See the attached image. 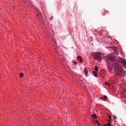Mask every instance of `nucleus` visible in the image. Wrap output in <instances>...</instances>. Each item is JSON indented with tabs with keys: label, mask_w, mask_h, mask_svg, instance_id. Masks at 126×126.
Returning <instances> with one entry per match:
<instances>
[{
	"label": "nucleus",
	"mask_w": 126,
	"mask_h": 126,
	"mask_svg": "<svg viewBox=\"0 0 126 126\" xmlns=\"http://www.w3.org/2000/svg\"><path fill=\"white\" fill-rule=\"evenodd\" d=\"M115 61H116V57L114 56H110L105 57V61L106 65L108 66V70L109 72H112L113 67L111 65H112V63L115 62Z\"/></svg>",
	"instance_id": "1"
},
{
	"label": "nucleus",
	"mask_w": 126,
	"mask_h": 126,
	"mask_svg": "<svg viewBox=\"0 0 126 126\" xmlns=\"http://www.w3.org/2000/svg\"><path fill=\"white\" fill-rule=\"evenodd\" d=\"M113 66L116 73L119 75H121L123 73V69L122 68V66L120 65V63L117 61H114L113 63Z\"/></svg>",
	"instance_id": "2"
},
{
	"label": "nucleus",
	"mask_w": 126,
	"mask_h": 126,
	"mask_svg": "<svg viewBox=\"0 0 126 126\" xmlns=\"http://www.w3.org/2000/svg\"><path fill=\"white\" fill-rule=\"evenodd\" d=\"M94 59H96V60H97L99 62H101V55L100 54L97 53L94 54Z\"/></svg>",
	"instance_id": "3"
},
{
	"label": "nucleus",
	"mask_w": 126,
	"mask_h": 126,
	"mask_svg": "<svg viewBox=\"0 0 126 126\" xmlns=\"http://www.w3.org/2000/svg\"><path fill=\"white\" fill-rule=\"evenodd\" d=\"M120 63H122V64H124L125 65H126V62L124 60L122 59V58H120L119 60Z\"/></svg>",
	"instance_id": "4"
},
{
	"label": "nucleus",
	"mask_w": 126,
	"mask_h": 126,
	"mask_svg": "<svg viewBox=\"0 0 126 126\" xmlns=\"http://www.w3.org/2000/svg\"><path fill=\"white\" fill-rule=\"evenodd\" d=\"M84 72H85V75L86 77L88 76V70H87V68H85L84 69Z\"/></svg>",
	"instance_id": "5"
},
{
	"label": "nucleus",
	"mask_w": 126,
	"mask_h": 126,
	"mask_svg": "<svg viewBox=\"0 0 126 126\" xmlns=\"http://www.w3.org/2000/svg\"><path fill=\"white\" fill-rule=\"evenodd\" d=\"M77 60L80 62V63H82V59L81 58V56H79L77 57Z\"/></svg>",
	"instance_id": "6"
},
{
	"label": "nucleus",
	"mask_w": 126,
	"mask_h": 126,
	"mask_svg": "<svg viewBox=\"0 0 126 126\" xmlns=\"http://www.w3.org/2000/svg\"><path fill=\"white\" fill-rule=\"evenodd\" d=\"M93 73L94 76H95V77H97L98 76L97 75V72H96L95 71H93Z\"/></svg>",
	"instance_id": "7"
},
{
	"label": "nucleus",
	"mask_w": 126,
	"mask_h": 126,
	"mask_svg": "<svg viewBox=\"0 0 126 126\" xmlns=\"http://www.w3.org/2000/svg\"><path fill=\"white\" fill-rule=\"evenodd\" d=\"M104 126H112V125H111V121H108V123Z\"/></svg>",
	"instance_id": "8"
},
{
	"label": "nucleus",
	"mask_w": 126,
	"mask_h": 126,
	"mask_svg": "<svg viewBox=\"0 0 126 126\" xmlns=\"http://www.w3.org/2000/svg\"><path fill=\"white\" fill-rule=\"evenodd\" d=\"M93 118H94V120H96V119H97V116L95 115V114H93L92 115Z\"/></svg>",
	"instance_id": "9"
},
{
	"label": "nucleus",
	"mask_w": 126,
	"mask_h": 126,
	"mask_svg": "<svg viewBox=\"0 0 126 126\" xmlns=\"http://www.w3.org/2000/svg\"><path fill=\"white\" fill-rule=\"evenodd\" d=\"M104 98V100H107V99H108V97L106 95H104L103 96V99Z\"/></svg>",
	"instance_id": "10"
},
{
	"label": "nucleus",
	"mask_w": 126,
	"mask_h": 126,
	"mask_svg": "<svg viewBox=\"0 0 126 126\" xmlns=\"http://www.w3.org/2000/svg\"><path fill=\"white\" fill-rule=\"evenodd\" d=\"M108 118L109 119V121H112V116L111 115H109Z\"/></svg>",
	"instance_id": "11"
},
{
	"label": "nucleus",
	"mask_w": 126,
	"mask_h": 126,
	"mask_svg": "<svg viewBox=\"0 0 126 126\" xmlns=\"http://www.w3.org/2000/svg\"><path fill=\"white\" fill-rule=\"evenodd\" d=\"M94 69H95V71H97V72H98V67L97 66L95 67Z\"/></svg>",
	"instance_id": "12"
},
{
	"label": "nucleus",
	"mask_w": 126,
	"mask_h": 126,
	"mask_svg": "<svg viewBox=\"0 0 126 126\" xmlns=\"http://www.w3.org/2000/svg\"><path fill=\"white\" fill-rule=\"evenodd\" d=\"M20 77H23V73H21L20 74Z\"/></svg>",
	"instance_id": "13"
},
{
	"label": "nucleus",
	"mask_w": 126,
	"mask_h": 126,
	"mask_svg": "<svg viewBox=\"0 0 126 126\" xmlns=\"http://www.w3.org/2000/svg\"><path fill=\"white\" fill-rule=\"evenodd\" d=\"M105 85H108L109 87H110V84H109L108 83L105 82Z\"/></svg>",
	"instance_id": "14"
},
{
	"label": "nucleus",
	"mask_w": 126,
	"mask_h": 126,
	"mask_svg": "<svg viewBox=\"0 0 126 126\" xmlns=\"http://www.w3.org/2000/svg\"><path fill=\"white\" fill-rule=\"evenodd\" d=\"M113 117H114V119L115 120H116V119H117V116H116V115H113Z\"/></svg>",
	"instance_id": "15"
},
{
	"label": "nucleus",
	"mask_w": 126,
	"mask_h": 126,
	"mask_svg": "<svg viewBox=\"0 0 126 126\" xmlns=\"http://www.w3.org/2000/svg\"><path fill=\"white\" fill-rule=\"evenodd\" d=\"M96 123H97V125H98V126H100V124H99V123H98V120H96Z\"/></svg>",
	"instance_id": "16"
},
{
	"label": "nucleus",
	"mask_w": 126,
	"mask_h": 126,
	"mask_svg": "<svg viewBox=\"0 0 126 126\" xmlns=\"http://www.w3.org/2000/svg\"><path fill=\"white\" fill-rule=\"evenodd\" d=\"M73 63H74V64H76L77 63V62H74V61H73Z\"/></svg>",
	"instance_id": "17"
},
{
	"label": "nucleus",
	"mask_w": 126,
	"mask_h": 126,
	"mask_svg": "<svg viewBox=\"0 0 126 126\" xmlns=\"http://www.w3.org/2000/svg\"><path fill=\"white\" fill-rule=\"evenodd\" d=\"M54 18V17L52 16L51 18H50V20H52L53 18Z\"/></svg>",
	"instance_id": "18"
},
{
	"label": "nucleus",
	"mask_w": 126,
	"mask_h": 126,
	"mask_svg": "<svg viewBox=\"0 0 126 126\" xmlns=\"http://www.w3.org/2000/svg\"><path fill=\"white\" fill-rule=\"evenodd\" d=\"M101 99H102V100H103L104 101H105V99H104V97H101Z\"/></svg>",
	"instance_id": "19"
},
{
	"label": "nucleus",
	"mask_w": 126,
	"mask_h": 126,
	"mask_svg": "<svg viewBox=\"0 0 126 126\" xmlns=\"http://www.w3.org/2000/svg\"><path fill=\"white\" fill-rule=\"evenodd\" d=\"M90 59L91 60V56L90 57Z\"/></svg>",
	"instance_id": "20"
}]
</instances>
